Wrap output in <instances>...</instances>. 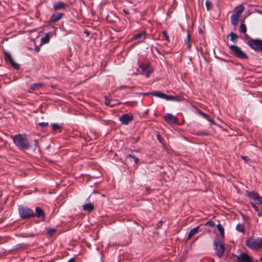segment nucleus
<instances>
[{"label":"nucleus","instance_id":"1","mask_svg":"<svg viewBox=\"0 0 262 262\" xmlns=\"http://www.w3.org/2000/svg\"><path fill=\"white\" fill-rule=\"evenodd\" d=\"M15 145L20 150L28 149L30 146L29 140L25 134H17L12 137Z\"/></svg>","mask_w":262,"mask_h":262},{"label":"nucleus","instance_id":"2","mask_svg":"<svg viewBox=\"0 0 262 262\" xmlns=\"http://www.w3.org/2000/svg\"><path fill=\"white\" fill-rule=\"evenodd\" d=\"M228 47L231 54L236 57L242 59H247L248 58L247 55L239 47L236 45H230Z\"/></svg>","mask_w":262,"mask_h":262},{"label":"nucleus","instance_id":"3","mask_svg":"<svg viewBox=\"0 0 262 262\" xmlns=\"http://www.w3.org/2000/svg\"><path fill=\"white\" fill-rule=\"evenodd\" d=\"M246 245L251 249L257 250L262 248V238L252 239L249 238L246 241Z\"/></svg>","mask_w":262,"mask_h":262},{"label":"nucleus","instance_id":"4","mask_svg":"<svg viewBox=\"0 0 262 262\" xmlns=\"http://www.w3.org/2000/svg\"><path fill=\"white\" fill-rule=\"evenodd\" d=\"M214 249L219 258H221L225 252L224 243L220 239H215L213 243Z\"/></svg>","mask_w":262,"mask_h":262},{"label":"nucleus","instance_id":"5","mask_svg":"<svg viewBox=\"0 0 262 262\" xmlns=\"http://www.w3.org/2000/svg\"><path fill=\"white\" fill-rule=\"evenodd\" d=\"M18 212L20 217L23 219H30L34 216L33 211L27 207H19L18 208Z\"/></svg>","mask_w":262,"mask_h":262},{"label":"nucleus","instance_id":"6","mask_svg":"<svg viewBox=\"0 0 262 262\" xmlns=\"http://www.w3.org/2000/svg\"><path fill=\"white\" fill-rule=\"evenodd\" d=\"M152 69L149 64H142L137 69V73L149 77L152 72Z\"/></svg>","mask_w":262,"mask_h":262},{"label":"nucleus","instance_id":"7","mask_svg":"<svg viewBox=\"0 0 262 262\" xmlns=\"http://www.w3.org/2000/svg\"><path fill=\"white\" fill-rule=\"evenodd\" d=\"M247 44L255 51H260L262 49V40L258 39H250L248 40Z\"/></svg>","mask_w":262,"mask_h":262},{"label":"nucleus","instance_id":"8","mask_svg":"<svg viewBox=\"0 0 262 262\" xmlns=\"http://www.w3.org/2000/svg\"><path fill=\"white\" fill-rule=\"evenodd\" d=\"M4 58L6 60V61L7 63H9L10 64V65L13 67L14 68H15L16 70H18L19 69V64L17 63L12 57L10 54H9L8 52H5L4 54Z\"/></svg>","mask_w":262,"mask_h":262},{"label":"nucleus","instance_id":"9","mask_svg":"<svg viewBox=\"0 0 262 262\" xmlns=\"http://www.w3.org/2000/svg\"><path fill=\"white\" fill-rule=\"evenodd\" d=\"M133 120V117L132 115L128 114H124L122 115L119 118V120L123 125H127L130 122Z\"/></svg>","mask_w":262,"mask_h":262},{"label":"nucleus","instance_id":"10","mask_svg":"<svg viewBox=\"0 0 262 262\" xmlns=\"http://www.w3.org/2000/svg\"><path fill=\"white\" fill-rule=\"evenodd\" d=\"M238 262H252L249 255L246 253H242L236 256Z\"/></svg>","mask_w":262,"mask_h":262},{"label":"nucleus","instance_id":"11","mask_svg":"<svg viewBox=\"0 0 262 262\" xmlns=\"http://www.w3.org/2000/svg\"><path fill=\"white\" fill-rule=\"evenodd\" d=\"M164 120L167 123L173 124H177L178 122V119L176 116L170 113L166 114Z\"/></svg>","mask_w":262,"mask_h":262},{"label":"nucleus","instance_id":"12","mask_svg":"<svg viewBox=\"0 0 262 262\" xmlns=\"http://www.w3.org/2000/svg\"><path fill=\"white\" fill-rule=\"evenodd\" d=\"M63 13H58L57 14H53L49 19V23H54L58 21L63 16Z\"/></svg>","mask_w":262,"mask_h":262},{"label":"nucleus","instance_id":"13","mask_svg":"<svg viewBox=\"0 0 262 262\" xmlns=\"http://www.w3.org/2000/svg\"><path fill=\"white\" fill-rule=\"evenodd\" d=\"M36 216L38 218H41L42 220H45V212L41 208L36 207L35 208V212L34 213V216Z\"/></svg>","mask_w":262,"mask_h":262},{"label":"nucleus","instance_id":"14","mask_svg":"<svg viewBox=\"0 0 262 262\" xmlns=\"http://www.w3.org/2000/svg\"><path fill=\"white\" fill-rule=\"evenodd\" d=\"M67 5L62 2H59L56 3H54L53 5V8L54 11H57L58 10H62L64 9Z\"/></svg>","mask_w":262,"mask_h":262},{"label":"nucleus","instance_id":"15","mask_svg":"<svg viewBox=\"0 0 262 262\" xmlns=\"http://www.w3.org/2000/svg\"><path fill=\"white\" fill-rule=\"evenodd\" d=\"M151 95L154 96H156V97H159V98H160L162 99H165L166 100L167 99L168 95H166L165 94L162 93L161 91H154L151 93Z\"/></svg>","mask_w":262,"mask_h":262},{"label":"nucleus","instance_id":"16","mask_svg":"<svg viewBox=\"0 0 262 262\" xmlns=\"http://www.w3.org/2000/svg\"><path fill=\"white\" fill-rule=\"evenodd\" d=\"M134 38L139 41L142 42L145 38V33L144 32L139 33L135 35Z\"/></svg>","mask_w":262,"mask_h":262},{"label":"nucleus","instance_id":"17","mask_svg":"<svg viewBox=\"0 0 262 262\" xmlns=\"http://www.w3.org/2000/svg\"><path fill=\"white\" fill-rule=\"evenodd\" d=\"M51 35V33H46L45 35L41 38V43L43 45L49 43Z\"/></svg>","mask_w":262,"mask_h":262},{"label":"nucleus","instance_id":"18","mask_svg":"<svg viewBox=\"0 0 262 262\" xmlns=\"http://www.w3.org/2000/svg\"><path fill=\"white\" fill-rule=\"evenodd\" d=\"M94 209V207L93 204L88 203L83 205V210L88 212H91Z\"/></svg>","mask_w":262,"mask_h":262},{"label":"nucleus","instance_id":"19","mask_svg":"<svg viewBox=\"0 0 262 262\" xmlns=\"http://www.w3.org/2000/svg\"><path fill=\"white\" fill-rule=\"evenodd\" d=\"M244 8L242 5L237 6L235 9V13L233 14H234L240 17L242 13L244 11Z\"/></svg>","mask_w":262,"mask_h":262},{"label":"nucleus","instance_id":"20","mask_svg":"<svg viewBox=\"0 0 262 262\" xmlns=\"http://www.w3.org/2000/svg\"><path fill=\"white\" fill-rule=\"evenodd\" d=\"M199 228L200 226H198L190 230L187 235V239H190L193 235L196 234L198 232Z\"/></svg>","mask_w":262,"mask_h":262},{"label":"nucleus","instance_id":"21","mask_svg":"<svg viewBox=\"0 0 262 262\" xmlns=\"http://www.w3.org/2000/svg\"><path fill=\"white\" fill-rule=\"evenodd\" d=\"M247 196L249 198H250L251 199H252L254 201H255L256 199L259 195L258 193H257V192H255L254 191H247Z\"/></svg>","mask_w":262,"mask_h":262},{"label":"nucleus","instance_id":"22","mask_svg":"<svg viewBox=\"0 0 262 262\" xmlns=\"http://www.w3.org/2000/svg\"><path fill=\"white\" fill-rule=\"evenodd\" d=\"M239 18V17L237 16L234 14H232V15L231 16V21L232 25L234 27H235L237 26Z\"/></svg>","mask_w":262,"mask_h":262},{"label":"nucleus","instance_id":"23","mask_svg":"<svg viewBox=\"0 0 262 262\" xmlns=\"http://www.w3.org/2000/svg\"><path fill=\"white\" fill-rule=\"evenodd\" d=\"M228 37H230L231 41L234 43H236L238 39V36L234 33L231 32L228 35Z\"/></svg>","mask_w":262,"mask_h":262},{"label":"nucleus","instance_id":"24","mask_svg":"<svg viewBox=\"0 0 262 262\" xmlns=\"http://www.w3.org/2000/svg\"><path fill=\"white\" fill-rule=\"evenodd\" d=\"M199 114L201 115L203 118L206 119L207 121H208L211 124H213L214 123L213 121L210 119L209 116L206 113H203L200 111H199Z\"/></svg>","mask_w":262,"mask_h":262},{"label":"nucleus","instance_id":"25","mask_svg":"<svg viewBox=\"0 0 262 262\" xmlns=\"http://www.w3.org/2000/svg\"><path fill=\"white\" fill-rule=\"evenodd\" d=\"M167 100L180 101L182 100V99L181 97L177 96L168 95Z\"/></svg>","mask_w":262,"mask_h":262},{"label":"nucleus","instance_id":"26","mask_svg":"<svg viewBox=\"0 0 262 262\" xmlns=\"http://www.w3.org/2000/svg\"><path fill=\"white\" fill-rule=\"evenodd\" d=\"M43 85V83H34L30 86L32 91H34L41 87Z\"/></svg>","mask_w":262,"mask_h":262},{"label":"nucleus","instance_id":"27","mask_svg":"<svg viewBox=\"0 0 262 262\" xmlns=\"http://www.w3.org/2000/svg\"><path fill=\"white\" fill-rule=\"evenodd\" d=\"M104 98H105L104 103L106 105L110 106L111 107H112L115 105V104L114 103H112L111 100L108 99L106 96H105Z\"/></svg>","mask_w":262,"mask_h":262},{"label":"nucleus","instance_id":"28","mask_svg":"<svg viewBox=\"0 0 262 262\" xmlns=\"http://www.w3.org/2000/svg\"><path fill=\"white\" fill-rule=\"evenodd\" d=\"M216 227L217 229L219 230L221 236L223 237L224 236V228L222 227V226L220 224H218L216 225Z\"/></svg>","mask_w":262,"mask_h":262},{"label":"nucleus","instance_id":"29","mask_svg":"<svg viewBox=\"0 0 262 262\" xmlns=\"http://www.w3.org/2000/svg\"><path fill=\"white\" fill-rule=\"evenodd\" d=\"M185 43L187 46L188 49H190L191 48V43H190V35L189 33L187 34L186 38L185 39Z\"/></svg>","mask_w":262,"mask_h":262},{"label":"nucleus","instance_id":"30","mask_svg":"<svg viewBox=\"0 0 262 262\" xmlns=\"http://www.w3.org/2000/svg\"><path fill=\"white\" fill-rule=\"evenodd\" d=\"M236 230L239 232H244L245 227L243 224H238L236 226Z\"/></svg>","mask_w":262,"mask_h":262},{"label":"nucleus","instance_id":"31","mask_svg":"<svg viewBox=\"0 0 262 262\" xmlns=\"http://www.w3.org/2000/svg\"><path fill=\"white\" fill-rule=\"evenodd\" d=\"M126 158H130L133 159L134 161V162L136 163H137L139 162V158L137 157L135 155L133 154H128L126 155Z\"/></svg>","mask_w":262,"mask_h":262},{"label":"nucleus","instance_id":"32","mask_svg":"<svg viewBox=\"0 0 262 262\" xmlns=\"http://www.w3.org/2000/svg\"><path fill=\"white\" fill-rule=\"evenodd\" d=\"M205 6L207 11L210 10L212 7V3L209 0H207L205 2Z\"/></svg>","mask_w":262,"mask_h":262},{"label":"nucleus","instance_id":"33","mask_svg":"<svg viewBox=\"0 0 262 262\" xmlns=\"http://www.w3.org/2000/svg\"><path fill=\"white\" fill-rule=\"evenodd\" d=\"M239 31L241 33H245L247 31L246 26L244 24H242L239 27Z\"/></svg>","mask_w":262,"mask_h":262},{"label":"nucleus","instance_id":"34","mask_svg":"<svg viewBox=\"0 0 262 262\" xmlns=\"http://www.w3.org/2000/svg\"><path fill=\"white\" fill-rule=\"evenodd\" d=\"M162 35H163V38L165 39L168 42H169V36H168L166 31H163Z\"/></svg>","mask_w":262,"mask_h":262},{"label":"nucleus","instance_id":"35","mask_svg":"<svg viewBox=\"0 0 262 262\" xmlns=\"http://www.w3.org/2000/svg\"><path fill=\"white\" fill-rule=\"evenodd\" d=\"M31 147L33 148L34 150H35L37 149L38 147V144L36 140H34L32 144L31 145Z\"/></svg>","mask_w":262,"mask_h":262},{"label":"nucleus","instance_id":"36","mask_svg":"<svg viewBox=\"0 0 262 262\" xmlns=\"http://www.w3.org/2000/svg\"><path fill=\"white\" fill-rule=\"evenodd\" d=\"M197 136H207L209 135L207 132H197L195 134Z\"/></svg>","mask_w":262,"mask_h":262},{"label":"nucleus","instance_id":"37","mask_svg":"<svg viewBox=\"0 0 262 262\" xmlns=\"http://www.w3.org/2000/svg\"><path fill=\"white\" fill-rule=\"evenodd\" d=\"M55 231L56 229L54 228H49L47 229V233L50 236H51Z\"/></svg>","mask_w":262,"mask_h":262},{"label":"nucleus","instance_id":"38","mask_svg":"<svg viewBox=\"0 0 262 262\" xmlns=\"http://www.w3.org/2000/svg\"><path fill=\"white\" fill-rule=\"evenodd\" d=\"M52 127L53 130H56L59 129L61 127L57 123H53Z\"/></svg>","mask_w":262,"mask_h":262},{"label":"nucleus","instance_id":"39","mask_svg":"<svg viewBox=\"0 0 262 262\" xmlns=\"http://www.w3.org/2000/svg\"><path fill=\"white\" fill-rule=\"evenodd\" d=\"M26 245L25 244L21 243L19 244H17L15 246L16 249H21V248H25L26 247Z\"/></svg>","mask_w":262,"mask_h":262},{"label":"nucleus","instance_id":"40","mask_svg":"<svg viewBox=\"0 0 262 262\" xmlns=\"http://www.w3.org/2000/svg\"><path fill=\"white\" fill-rule=\"evenodd\" d=\"M205 225L210 227H213L215 225V224L214 222H213L211 220H210L206 223Z\"/></svg>","mask_w":262,"mask_h":262},{"label":"nucleus","instance_id":"41","mask_svg":"<svg viewBox=\"0 0 262 262\" xmlns=\"http://www.w3.org/2000/svg\"><path fill=\"white\" fill-rule=\"evenodd\" d=\"M241 157L246 163L250 161V158L248 156H241Z\"/></svg>","mask_w":262,"mask_h":262},{"label":"nucleus","instance_id":"42","mask_svg":"<svg viewBox=\"0 0 262 262\" xmlns=\"http://www.w3.org/2000/svg\"><path fill=\"white\" fill-rule=\"evenodd\" d=\"M258 202V203L260 205H262V197L260 196L259 195L257 196V198L256 199V200Z\"/></svg>","mask_w":262,"mask_h":262},{"label":"nucleus","instance_id":"43","mask_svg":"<svg viewBox=\"0 0 262 262\" xmlns=\"http://www.w3.org/2000/svg\"><path fill=\"white\" fill-rule=\"evenodd\" d=\"M251 204L252 207L254 209V210L257 212L259 210L258 207L256 205V204L253 202H251Z\"/></svg>","mask_w":262,"mask_h":262},{"label":"nucleus","instance_id":"44","mask_svg":"<svg viewBox=\"0 0 262 262\" xmlns=\"http://www.w3.org/2000/svg\"><path fill=\"white\" fill-rule=\"evenodd\" d=\"M38 124L40 126L43 128L48 125V123L42 122L39 123Z\"/></svg>","mask_w":262,"mask_h":262},{"label":"nucleus","instance_id":"45","mask_svg":"<svg viewBox=\"0 0 262 262\" xmlns=\"http://www.w3.org/2000/svg\"><path fill=\"white\" fill-rule=\"evenodd\" d=\"M162 224H163V223L162 221H160L159 222H158L156 225L157 228H159L161 227L162 225Z\"/></svg>","mask_w":262,"mask_h":262},{"label":"nucleus","instance_id":"46","mask_svg":"<svg viewBox=\"0 0 262 262\" xmlns=\"http://www.w3.org/2000/svg\"><path fill=\"white\" fill-rule=\"evenodd\" d=\"M35 51L36 52H38L40 51V48L39 47L36 46L35 47Z\"/></svg>","mask_w":262,"mask_h":262},{"label":"nucleus","instance_id":"47","mask_svg":"<svg viewBox=\"0 0 262 262\" xmlns=\"http://www.w3.org/2000/svg\"><path fill=\"white\" fill-rule=\"evenodd\" d=\"M257 215H258L259 217H260L262 216V212L261 211H260L259 210L257 211Z\"/></svg>","mask_w":262,"mask_h":262},{"label":"nucleus","instance_id":"48","mask_svg":"<svg viewBox=\"0 0 262 262\" xmlns=\"http://www.w3.org/2000/svg\"><path fill=\"white\" fill-rule=\"evenodd\" d=\"M67 262H75V259L74 257L70 258Z\"/></svg>","mask_w":262,"mask_h":262},{"label":"nucleus","instance_id":"49","mask_svg":"<svg viewBox=\"0 0 262 262\" xmlns=\"http://www.w3.org/2000/svg\"><path fill=\"white\" fill-rule=\"evenodd\" d=\"M123 12H124V13H125L126 14H129V11H128V10H127L123 9Z\"/></svg>","mask_w":262,"mask_h":262},{"label":"nucleus","instance_id":"50","mask_svg":"<svg viewBox=\"0 0 262 262\" xmlns=\"http://www.w3.org/2000/svg\"><path fill=\"white\" fill-rule=\"evenodd\" d=\"M157 139L158 140L161 142V139H160V136L159 134L157 135Z\"/></svg>","mask_w":262,"mask_h":262},{"label":"nucleus","instance_id":"51","mask_svg":"<svg viewBox=\"0 0 262 262\" xmlns=\"http://www.w3.org/2000/svg\"><path fill=\"white\" fill-rule=\"evenodd\" d=\"M199 237V236H198L197 237H196V238H195V239H194V240L192 241V244H193V243H194V242H195V241L198 239Z\"/></svg>","mask_w":262,"mask_h":262},{"label":"nucleus","instance_id":"52","mask_svg":"<svg viewBox=\"0 0 262 262\" xmlns=\"http://www.w3.org/2000/svg\"><path fill=\"white\" fill-rule=\"evenodd\" d=\"M260 260L262 261V257L260 258Z\"/></svg>","mask_w":262,"mask_h":262},{"label":"nucleus","instance_id":"53","mask_svg":"<svg viewBox=\"0 0 262 262\" xmlns=\"http://www.w3.org/2000/svg\"><path fill=\"white\" fill-rule=\"evenodd\" d=\"M202 30H200V33H202Z\"/></svg>","mask_w":262,"mask_h":262},{"label":"nucleus","instance_id":"54","mask_svg":"<svg viewBox=\"0 0 262 262\" xmlns=\"http://www.w3.org/2000/svg\"><path fill=\"white\" fill-rule=\"evenodd\" d=\"M2 239V237L0 236V241Z\"/></svg>","mask_w":262,"mask_h":262},{"label":"nucleus","instance_id":"55","mask_svg":"<svg viewBox=\"0 0 262 262\" xmlns=\"http://www.w3.org/2000/svg\"><path fill=\"white\" fill-rule=\"evenodd\" d=\"M51 87L52 88H54V85H51Z\"/></svg>","mask_w":262,"mask_h":262}]
</instances>
